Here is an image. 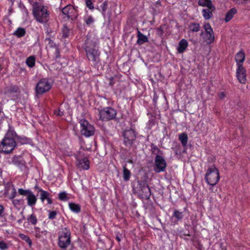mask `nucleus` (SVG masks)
Instances as JSON below:
<instances>
[{"label": "nucleus", "instance_id": "nucleus-5", "mask_svg": "<svg viewBox=\"0 0 250 250\" xmlns=\"http://www.w3.org/2000/svg\"><path fill=\"white\" fill-rule=\"evenodd\" d=\"M70 231L67 228H63L60 232L58 245L62 249L65 250L70 244Z\"/></svg>", "mask_w": 250, "mask_h": 250}, {"label": "nucleus", "instance_id": "nucleus-53", "mask_svg": "<svg viewBox=\"0 0 250 250\" xmlns=\"http://www.w3.org/2000/svg\"><path fill=\"white\" fill-rule=\"evenodd\" d=\"M13 190H14V191H13L14 195H13L12 197H11L10 198L11 199H12V198H13L15 197V193H16V190H15V189H13Z\"/></svg>", "mask_w": 250, "mask_h": 250}, {"label": "nucleus", "instance_id": "nucleus-15", "mask_svg": "<svg viewBox=\"0 0 250 250\" xmlns=\"http://www.w3.org/2000/svg\"><path fill=\"white\" fill-rule=\"evenodd\" d=\"M137 38L138 40L137 42L139 45H142L148 42L147 37L143 34L139 30H138L137 32Z\"/></svg>", "mask_w": 250, "mask_h": 250}, {"label": "nucleus", "instance_id": "nucleus-6", "mask_svg": "<svg viewBox=\"0 0 250 250\" xmlns=\"http://www.w3.org/2000/svg\"><path fill=\"white\" fill-rule=\"evenodd\" d=\"M81 125V133L85 137H90L94 135L95 128L85 120H81L79 122Z\"/></svg>", "mask_w": 250, "mask_h": 250}, {"label": "nucleus", "instance_id": "nucleus-37", "mask_svg": "<svg viewBox=\"0 0 250 250\" xmlns=\"http://www.w3.org/2000/svg\"><path fill=\"white\" fill-rule=\"evenodd\" d=\"M59 199L62 201H67L68 199L66 193L65 192H62L59 194Z\"/></svg>", "mask_w": 250, "mask_h": 250}, {"label": "nucleus", "instance_id": "nucleus-13", "mask_svg": "<svg viewBox=\"0 0 250 250\" xmlns=\"http://www.w3.org/2000/svg\"><path fill=\"white\" fill-rule=\"evenodd\" d=\"M141 188V195L143 198L148 199L151 195L150 188L147 184L142 183L140 184Z\"/></svg>", "mask_w": 250, "mask_h": 250}, {"label": "nucleus", "instance_id": "nucleus-30", "mask_svg": "<svg viewBox=\"0 0 250 250\" xmlns=\"http://www.w3.org/2000/svg\"><path fill=\"white\" fill-rule=\"evenodd\" d=\"M41 192L40 199L42 202H43L45 199H47L49 197V193L42 189H40Z\"/></svg>", "mask_w": 250, "mask_h": 250}, {"label": "nucleus", "instance_id": "nucleus-38", "mask_svg": "<svg viewBox=\"0 0 250 250\" xmlns=\"http://www.w3.org/2000/svg\"><path fill=\"white\" fill-rule=\"evenodd\" d=\"M27 219L33 225H36L37 223V218L36 216L33 214L31 215Z\"/></svg>", "mask_w": 250, "mask_h": 250}, {"label": "nucleus", "instance_id": "nucleus-17", "mask_svg": "<svg viewBox=\"0 0 250 250\" xmlns=\"http://www.w3.org/2000/svg\"><path fill=\"white\" fill-rule=\"evenodd\" d=\"M198 4L202 6H206L211 10L215 9V7L212 4L210 0H199L198 1Z\"/></svg>", "mask_w": 250, "mask_h": 250}, {"label": "nucleus", "instance_id": "nucleus-16", "mask_svg": "<svg viewBox=\"0 0 250 250\" xmlns=\"http://www.w3.org/2000/svg\"><path fill=\"white\" fill-rule=\"evenodd\" d=\"M245 59V55L244 52L241 51L236 54L235 61L238 66H239V65H242V63L244 62Z\"/></svg>", "mask_w": 250, "mask_h": 250}, {"label": "nucleus", "instance_id": "nucleus-18", "mask_svg": "<svg viewBox=\"0 0 250 250\" xmlns=\"http://www.w3.org/2000/svg\"><path fill=\"white\" fill-rule=\"evenodd\" d=\"M188 42L185 39L182 40L179 43L177 48L179 53H183L187 48L188 46Z\"/></svg>", "mask_w": 250, "mask_h": 250}, {"label": "nucleus", "instance_id": "nucleus-44", "mask_svg": "<svg viewBox=\"0 0 250 250\" xmlns=\"http://www.w3.org/2000/svg\"><path fill=\"white\" fill-rule=\"evenodd\" d=\"M57 212L56 211H50L48 218L50 219H53L56 217Z\"/></svg>", "mask_w": 250, "mask_h": 250}, {"label": "nucleus", "instance_id": "nucleus-1", "mask_svg": "<svg viewBox=\"0 0 250 250\" xmlns=\"http://www.w3.org/2000/svg\"><path fill=\"white\" fill-rule=\"evenodd\" d=\"M15 133L8 131L0 144V151L4 153H10L16 146V142L13 138Z\"/></svg>", "mask_w": 250, "mask_h": 250}, {"label": "nucleus", "instance_id": "nucleus-54", "mask_svg": "<svg viewBox=\"0 0 250 250\" xmlns=\"http://www.w3.org/2000/svg\"><path fill=\"white\" fill-rule=\"evenodd\" d=\"M116 239L117 240V241H118V242H120V241H121V239H120V238H119V236H117V237H116Z\"/></svg>", "mask_w": 250, "mask_h": 250}, {"label": "nucleus", "instance_id": "nucleus-29", "mask_svg": "<svg viewBox=\"0 0 250 250\" xmlns=\"http://www.w3.org/2000/svg\"><path fill=\"white\" fill-rule=\"evenodd\" d=\"M172 217H175L176 219V221H178L179 220H181L183 218V212H180L177 210H175Z\"/></svg>", "mask_w": 250, "mask_h": 250}, {"label": "nucleus", "instance_id": "nucleus-28", "mask_svg": "<svg viewBox=\"0 0 250 250\" xmlns=\"http://www.w3.org/2000/svg\"><path fill=\"white\" fill-rule=\"evenodd\" d=\"M26 63L29 67H32L34 66L35 63V57L33 56H30L26 59Z\"/></svg>", "mask_w": 250, "mask_h": 250}, {"label": "nucleus", "instance_id": "nucleus-41", "mask_svg": "<svg viewBox=\"0 0 250 250\" xmlns=\"http://www.w3.org/2000/svg\"><path fill=\"white\" fill-rule=\"evenodd\" d=\"M8 249V246L6 243L3 241H0V249L5 250Z\"/></svg>", "mask_w": 250, "mask_h": 250}, {"label": "nucleus", "instance_id": "nucleus-43", "mask_svg": "<svg viewBox=\"0 0 250 250\" xmlns=\"http://www.w3.org/2000/svg\"><path fill=\"white\" fill-rule=\"evenodd\" d=\"M86 23L87 25H90L94 22V19L91 16H89L85 19Z\"/></svg>", "mask_w": 250, "mask_h": 250}, {"label": "nucleus", "instance_id": "nucleus-14", "mask_svg": "<svg viewBox=\"0 0 250 250\" xmlns=\"http://www.w3.org/2000/svg\"><path fill=\"white\" fill-rule=\"evenodd\" d=\"M63 15H66L68 18L73 17L72 14L75 12V10L74 7L71 5H67L62 10Z\"/></svg>", "mask_w": 250, "mask_h": 250}, {"label": "nucleus", "instance_id": "nucleus-20", "mask_svg": "<svg viewBox=\"0 0 250 250\" xmlns=\"http://www.w3.org/2000/svg\"><path fill=\"white\" fill-rule=\"evenodd\" d=\"M237 10L235 8H231L226 14L225 20L226 22L229 21L236 13Z\"/></svg>", "mask_w": 250, "mask_h": 250}, {"label": "nucleus", "instance_id": "nucleus-56", "mask_svg": "<svg viewBox=\"0 0 250 250\" xmlns=\"http://www.w3.org/2000/svg\"><path fill=\"white\" fill-rule=\"evenodd\" d=\"M247 1H248V0H247ZM249 1H250V0H249Z\"/></svg>", "mask_w": 250, "mask_h": 250}, {"label": "nucleus", "instance_id": "nucleus-31", "mask_svg": "<svg viewBox=\"0 0 250 250\" xmlns=\"http://www.w3.org/2000/svg\"><path fill=\"white\" fill-rule=\"evenodd\" d=\"M25 30L23 28H19L14 33V35L18 37H21L24 35Z\"/></svg>", "mask_w": 250, "mask_h": 250}, {"label": "nucleus", "instance_id": "nucleus-11", "mask_svg": "<svg viewBox=\"0 0 250 250\" xmlns=\"http://www.w3.org/2000/svg\"><path fill=\"white\" fill-rule=\"evenodd\" d=\"M124 143L126 146H130L136 138V135L132 129L126 130L124 133Z\"/></svg>", "mask_w": 250, "mask_h": 250}, {"label": "nucleus", "instance_id": "nucleus-48", "mask_svg": "<svg viewBox=\"0 0 250 250\" xmlns=\"http://www.w3.org/2000/svg\"><path fill=\"white\" fill-rule=\"evenodd\" d=\"M4 208L2 205H0V215H1L3 213Z\"/></svg>", "mask_w": 250, "mask_h": 250}, {"label": "nucleus", "instance_id": "nucleus-36", "mask_svg": "<svg viewBox=\"0 0 250 250\" xmlns=\"http://www.w3.org/2000/svg\"><path fill=\"white\" fill-rule=\"evenodd\" d=\"M107 2L106 1H104L100 5V10L102 11L103 15H104V13L107 9Z\"/></svg>", "mask_w": 250, "mask_h": 250}, {"label": "nucleus", "instance_id": "nucleus-7", "mask_svg": "<svg viewBox=\"0 0 250 250\" xmlns=\"http://www.w3.org/2000/svg\"><path fill=\"white\" fill-rule=\"evenodd\" d=\"M77 166L81 170H87L89 168V161L84 156L83 152L79 151L76 157Z\"/></svg>", "mask_w": 250, "mask_h": 250}, {"label": "nucleus", "instance_id": "nucleus-8", "mask_svg": "<svg viewBox=\"0 0 250 250\" xmlns=\"http://www.w3.org/2000/svg\"><path fill=\"white\" fill-rule=\"evenodd\" d=\"M100 118L103 121H108L115 117L116 111L111 108L106 107L99 112Z\"/></svg>", "mask_w": 250, "mask_h": 250}, {"label": "nucleus", "instance_id": "nucleus-3", "mask_svg": "<svg viewBox=\"0 0 250 250\" xmlns=\"http://www.w3.org/2000/svg\"><path fill=\"white\" fill-rule=\"evenodd\" d=\"M85 50L88 60L92 62L94 65L97 64L100 62V52L97 48L96 43L92 44L88 42Z\"/></svg>", "mask_w": 250, "mask_h": 250}, {"label": "nucleus", "instance_id": "nucleus-23", "mask_svg": "<svg viewBox=\"0 0 250 250\" xmlns=\"http://www.w3.org/2000/svg\"><path fill=\"white\" fill-rule=\"evenodd\" d=\"M214 10H211L208 8V9H204L202 10L203 16L205 20H208L212 16V12Z\"/></svg>", "mask_w": 250, "mask_h": 250}, {"label": "nucleus", "instance_id": "nucleus-12", "mask_svg": "<svg viewBox=\"0 0 250 250\" xmlns=\"http://www.w3.org/2000/svg\"><path fill=\"white\" fill-rule=\"evenodd\" d=\"M237 77L239 82L245 83L246 82V71L243 65H239L237 69Z\"/></svg>", "mask_w": 250, "mask_h": 250}, {"label": "nucleus", "instance_id": "nucleus-2", "mask_svg": "<svg viewBox=\"0 0 250 250\" xmlns=\"http://www.w3.org/2000/svg\"><path fill=\"white\" fill-rule=\"evenodd\" d=\"M33 13L36 20L40 22H45L48 13L47 9L41 3L35 2L33 5Z\"/></svg>", "mask_w": 250, "mask_h": 250}, {"label": "nucleus", "instance_id": "nucleus-4", "mask_svg": "<svg viewBox=\"0 0 250 250\" xmlns=\"http://www.w3.org/2000/svg\"><path fill=\"white\" fill-rule=\"evenodd\" d=\"M220 179L219 172L214 165L210 167L205 175V180L210 186L215 185Z\"/></svg>", "mask_w": 250, "mask_h": 250}, {"label": "nucleus", "instance_id": "nucleus-49", "mask_svg": "<svg viewBox=\"0 0 250 250\" xmlns=\"http://www.w3.org/2000/svg\"><path fill=\"white\" fill-rule=\"evenodd\" d=\"M109 80H110L109 85H111V86L113 85V84H114L113 78V77H111L110 78Z\"/></svg>", "mask_w": 250, "mask_h": 250}, {"label": "nucleus", "instance_id": "nucleus-50", "mask_svg": "<svg viewBox=\"0 0 250 250\" xmlns=\"http://www.w3.org/2000/svg\"><path fill=\"white\" fill-rule=\"evenodd\" d=\"M13 204L16 206L17 205H19L20 204L19 201L18 200H13Z\"/></svg>", "mask_w": 250, "mask_h": 250}, {"label": "nucleus", "instance_id": "nucleus-42", "mask_svg": "<svg viewBox=\"0 0 250 250\" xmlns=\"http://www.w3.org/2000/svg\"><path fill=\"white\" fill-rule=\"evenodd\" d=\"M85 3L87 7H88L90 9H93L94 8L92 0H85Z\"/></svg>", "mask_w": 250, "mask_h": 250}, {"label": "nucleus", "instance_id": "nucleus-19", "mask_svg": "<svg viewBox=\"0 0 250 250\" xmlns=\"http://www.w3.org/2000/svg\"><path fill=\"white\" fill-rule=\"evenodd\" d=\"M19 88L18 86L11 85L5 88L4 93L5 94L16 93L18 91Z\"/></svg>", "mask_w": 250, "mask_h": 250}, {"label": "nucleus", "instance_id": "nucleus-34", "mask_svg": "<svg viewBox=\"0 0 250 250\" xmlns=\"http://www.w3.org/2000/svg\"><path fill=\"white\" fill-rule=\"evenodd\" d=\"M45 41L48 42V46L50 47H55L56 51L58 52V49L56 44L51 41L50 38H46Z\"/></svg>", "mask_w": 250, "mask_h": 250}, {"label": "nucleus", "instance_id": "nucleus-32", "mask_svg": "<svg viewBox=\"0 0 250 250\" xmlns=\"http://www.w3.org/2000/svg\"><path fill=\"white\" fill-rule=\"evenodd\" d=\"M19 236L21 239L26 241L29 244V246L31 245L32 241L28 236L25 235L23 234H20Z\"/></svg>", "mask_w": 250, "mask_h": 250}, {"label": "nucleus", "instance_id": "nucleus-35", "mask_svg": "<svg viewBox=\"0 0 250 250\" xmlns=\"http://www.w3.org/2000/svg\"><path fill=\"white\" fill-rule=\"evenodd\" d=\"M151 149L152 153L156 154V156L157 155H159V154H161V153L160 150L156 146H154V145H151Z\"/></svg>", "mask_w": 250, "mask_h": 250}, {"label": "nucleus", "instance_id": "nucleus-45", "mask_svg": "<svg viewBox=\"0 0 250 250\" xmlns=\"http://www.w3.org/2000/svg\"><path fill=\"white\" fill-rule=\"evenodd\" d=\"M54 113L55 115L59 116H62V115H63V112L61 111V110L59 109L54 110Z\"/></svg>", "mask_w": 250, "mask_h": 250}, {"label": "nucleus", "instance_id": "nucleus-25", "mask_svg": "<svg viewBox=\"0 0 250 250\" xmlns=\"http://www.w3.org/2000/svg\"><path fill=\"white\" fill-rule=\"evenodd\" d=\"M69 206L70 209L76 213H78L80 211L81 208L78 204L71 203H69Z\"/></svg>", "mask_w": 250, "mask_h": 250}, {"label": "nucleus", "instance_id": "nucleus-21", "mask_svg": "<svg viewBox=\"0 0 250 250\" xmlns=\"http://www.w3.org/2000/svg\"><path fill=\"white\" fill-rule=\"evenodd\" d=\"M28 205L32 206L36 204L37 198L36 196L31 192L27 196Z\"/></svg>", "mask_w": 250, "mask_h": 250}, {"label": "nucleus", "instance_id": "nucleus-10", "mask_svg": "<svg viewBox=\"0 0 250 250\" xmlns=\"http://www.w3.org/2000/svg\"><path fill=\"white\" fill-rule=\"evenodd\" d=\"M154 170L158 173L161 171H164L167 166L165 159L160 155H157L155 159Z\"/></svg>", "mask_w": 250, "mask_h": 250}, {"label": "nucleus", "instance_id": "nucleus-22", "mask_svg": "<svg viewBox=\"0 0 250 250\" xmlns=\"http://www.w3.org/2000/svg\"><path fill=\"white\" fill-rule=\"evenodd\" d=\"M179 139L183 146H187L188 141V135L186 133H181L179 135Z\"/></svg>", "mask_w": 250, "mask_h": 250}, {"label": "nucleus", "instance_id": "nucleus-27", "mask_svg": "<svg viewBox=\"0 0 250 250\" xmlns=\"http://www.w3.org/2000/svg\"><path fill=\"white\" fill-rule=\"evenodd\" d=\"M130 177V172L129 170H128L125 166L124 167L123 169V178L124 180L125 181H128Z\"/></svg>", "mask_w": 250, "mask_h": 250}, {"label": "nucleus", "instance_id": "nucleus-26", "mask_svg": "<svg viewBox=\"0 0 250 250\" xmlns=\"http://www.w3.org/2000/svg\"><path fill=\"white\" fill-rule=\"evenodd\" d=\"M205 40V41L208 43L212 42L214 40V36L213 33L208 34L206 33Z\"/></svg>", "mask_w": 250, "mask_h": 250}, {"label": "nucleus", "instance_id": "nucleus-40", "mask_svg": "<svg viewBox=\"0 0 250 250\" xmlns=\"http://www.w3.org/2000/svg\"><path fill=\"white\" fill-rule=\"evenodd\" d=\"M62 36L64 38H66L68 36L69 30L67 27L64 26L62 29Z\"/></svg>", "mask_w": 250, "mask_h": 250}, {"label": "nucleus", "instance_id": "nucleus-33", "mask_svg": "<svg viewBox=\"0 0 250 250\" xmlns=\"http://www.w3.org/2000/svg\"><path fill=\"white\" fill-rule=\"evenodd\" d=\"M204 28L207 34L213 33V30L209 23H205L204 25Z\"/></svg>", "mask_w": 250, "mask_h": 250}, {"label": "nucleus", "instance_id": "nucleus-47", "mask_svg": "<svg viewBox=\"0 0 250 250\" xmlns=\"http://www.w3.org/2000/svg\"><path fill=\"white\" fill-rule=\"evenodd\" d=\"M163 30L162 27H160L157 29V34L161 36L163 34Z\"/></svg>", "mask_w": 250, "mask_h": 250}, {"label": "nucleus", "instance_id": "nucleus-9", "mask_svg": "<svg viewBox=\"0 0 250 250\" xmlns=\"http://www.w3.org/2000/svg\"><path fill=\"white\" fill-rule=\"evenodd\" d=\"M51 87V84L45 79H41L37 84L36 92L37 94H42L48 91Z\"/></svg>", "mask_w": 250, "mask_h": 250}, {"label": "nucleus", "instance_id": "nucleus-52", "mask_svg": "<svg viewBox=\"0 0 250 250\" xmlns=\"http://www.w3.org/2000/svg\"><path fill=\"white\" fill-rule=\"evenodd\" d=\"M219 96L220 98L222 99L225 97V94H224V93L222 92L219 94Z\"/></svg>", "mask_w": 250, "mask_h": 250}, {"label": "nucleus", "instance_id": "nucleus-24", "mask_svg": "<svg viewBox=\"0 0 250 250\" xmlns=\"http://www.w3.org/2000/svg\"><path fill=\"white\" fill-rule=\"evenodd\" d=\"M189 29L192 32H198L200 29V25L198 23L191 22L189 25Z\"/></svg>", "mask_w": 250, "mask_h": 250}, {"label": "nucleus", "instance_id": "nucleus-46", "mask_svg": "<svg viewBox=\"0 0 250 250\" xmlns=\"http://www.w3.org/2000/svg\"><path fill=\"white\" fill-rule=\"evenodd\" d=\"M233 2L238 4H243L245 3L247 0H232Z\"/></svg>", "mask_w": 250, "mask_h": 250}, {"label": "nucleus", "instance_id": "nucleus-51", "mask_svg": "<svg viewBox=\"0 0 250 250\" xmlns=\"http://www.w3.org/2000/svg\"><path fill=\"white\" fill-rule=\"evenodd\" d=\"M46 200H47L48 204H51L52 203V199L49 197Z\"/></svg>", "mask_w": 250, "mask_h": 250}, {"label": "nucleus", "instance_id": "nucleus-55", "mask_svg": "<svg viewBox=\"0 0 250 250\" xmlns=\"http://www.w3.org/2000/svg\"><path fill=\"white\" fill-rule=\"evenodd\" d=\"M2 69L1 66L0 65V70Z\"/></svg>", "mask_w": 250, "mask_h": 250}, {"label": "nucleus", "instance_id": "nucleus-39", "mask_svg": "<svg viewBox=\"0 0 250 250\" xmlns=\"http://www.w3.org/2000/svg\"><path fill=\"white\" fill-rule=\"evenodd\" d=\"M18 191L21 195L27 196L29 194V193L31 192V191L29 190H24L22 188H19Z\"/></svg>", "mask_w": 250, "mask_h": 250}]
</instances>
